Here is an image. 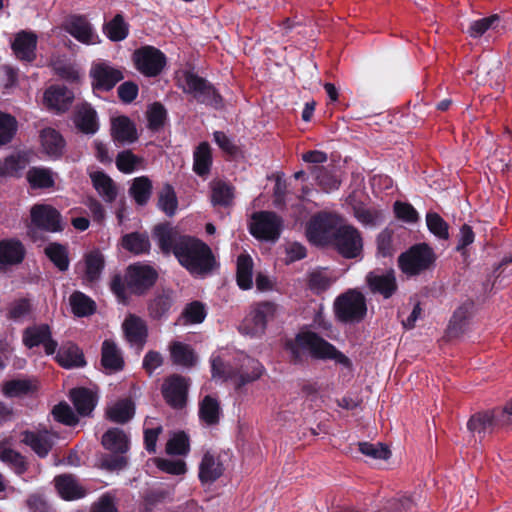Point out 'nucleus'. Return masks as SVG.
<instances>
[{
	"label": "nucleus",
	"instance_id": "obj_19",
	"mask_svg": "<svg viewBox=\"0 0 512 512\" xmlns=\"http://www.w3.org/2000/svg\"><path fill=\"white\" fill-rule=\"evenodd\" d=\"M37 42L34 32L21 30L16 33L11 49L18 60L31 63L36 59Z\"/></svg>",
	"mask_w": 512,
	"mask_h": 512
},
{
	"label": "nucleus",
	"instance_id": "obj_18",
	"mask_svg": "<svg viewBox=\"0 0 512 512\" xmlns=\"http://www.w3.org/2000/svg\"><path fill=\"white\" fill-rule=\"evenodd\" d=\"M370 291L389 299L398 289L395 273L392 269L385 272L371 271L366 276Z\"/></svg>",
	"mask_w": 512,
	"mask_h": 512
},
{
	"label": "nucleus",
	"instance_id": "obj_37",
	"mask_svg": "<svg viewBox=\"0 0 512 512\" xmlns=\"http://www.w3.org/2000/svg\"><path fill=\"white\" fill-rule=\"evenodd\" d=\"M103 447L110 452L125 454L129 450V440L120 428H110L102 436Z\"/></svg>",
	"mask_w": 512,
	"mask_h": 512
},
{
	"label": "nucleus",
	"instance_id": "obj_47",
	"mask_svg": "<svg viewBox=\"0 0 512 512\" xmlns=\"http://www.w3.org/2000/svg\"><path fill=\"white\" fill-rule=\"evenodd\" d=\"M37 391V386L29 379H11L3 384V393L9 398L23 397Z\"/></svg>",
	"mask_w": 512,
	"mask_h": 512
},
{
	"label": "nucleus",
	"instance_id": "obj_24",
	"mask_svg": "<svg viewBox=\"0 0 512 512\" xmlns=\"http://www.w3.org/2000/svg\"><path fill=\"white\" fill-rule=\"evenodd\" d=\"M25 255V246L19 239L0 240V268L22 263Z\"/></svg>",
	"mask_w": 512,
	"mask_h": 512
},
{
	"label": "nucleus",
	"instance_id": "obj_34",
	"mask_svg": "<svg viewBox=\"0 0 512 512\" xmlns=\"http://www.w3.org/2000/svg\"><path fill=\"white\" fill-rule=\"evenodd\" d=\"M66 31L79 42L93 43V29L83 15H74L66 23Z\"/></svg>",
	"mask_w": 512,
	"mask_h": 512
},
{
	"label": "nucleus",
	"instance_id": "obj_31",
	"mask_svg": "<svg viewBox=\"0 0 512 512\" xmlns=\"http://www.w3.org/2000/svg\"><path fill=\"white\" fill-rule=\"evenodd\" d=\"M56 361L65 369L79 368L86 365L82 350L73 343H67L59 348Z\"/></svg>",
	"mask_w": 512,
	"mask_h": 512
},
{
	"label": "nucleus",
	"instance_id": "obj_61",
	"mask_svg": "<svg viewBox=\"0 0 512 512\" xmlns=\"http://www.w3.org/2000/svg\"><path fill=\"white\" fill-rule=\"evenodd\" d=\"M415 506L410 496L401 495L388 499L378 512H412Z\"/></svg>",
	"mask_w": 512,
	"mask_h": 512
},
{
	"label": "nucleus",
	"instance_id": "obj_42",
	"mask_svg": "<svg viewBox=\"0 0 512 512\" xmlns=\"http://www.w3.org/2000/svg\"><path fill=\"white\" fill-rule=\"evenodd\" d=\"M44 254L60 272H66L69 269L70 259L66 245L51 242L44 248Z\"/></svg>",
	"mask_w": 512,
	"mask_h": 512
},
{
	"label": "nucleus",
	"instance_id": "obj_64",
	"mask_svg": "<svg viewBox=\"0 0 512 512\" xmlns=\"http://www.w3.org/2000/svg\"><path fill=\"white\" fill-rule=\"evenodd\" d=\"M168 454L186 455L189 451V438L185 432L175 434L166 445Z\"/></svg>",
	"mask_w": 512,
	"mask_h": 512
},
{
	"label": "nucleus",
	"instance_id": "obj_55",
	"mask_svg": "<svg viewBox=\"0 0 512 512\" xmlns=\"http://www.w3.org/2000/svg\"><path fill=\"white\" fill-rule=\"evenodd\" d=\"M144 159L135 155L131 150L119 152L115 159L117 169L124 174H131L139 168Z\"/></svg>",
	"mask_w": 512,
	"mask_h": 512
},
{
	"label": "nucleus",
	"instance_id": "obj_29",
	"mask_svg": "<svg viewBox=\"0 0 512 512\" xmlns=\"http://www.w3.org/2000/svg\"><path fill=\"white\" fill-rule=\"evenodd\" d=\"M120 244L127 252L139 256L147 255L151 250V242L147 232L134 231L124 234Z\"/></svg>",
	"mask_w": 512,
	"mask_h": 512
},
{
	"label": "nucleus",
	"instance_id": "obj_27",
	"mask_svg": "<svg viewBox=\"0 0 512 512\" xmlns=\"http://www.w3.org/2000/svg\"><path fill=\"white\" fill-rule=\"evenodd\" d=\"M55 487L60 496L67 501L81 499L86 496V489L70 474L59 475L55 478Z\"/></svg>",
	"mask_w": 512,
	"mask_h": 512
},
{
	"label": "nucleus",
	"instance_id": "obj_11",
	"mask_svg": "<svg viewBox=\"0 0 512 512\" xmlns=\"http://www.w3.org/2000/svg\"><path fill=\"white\" fill-rule=\"evenodd\" d=\"M136 70L146 77L160 75L167 63L166 55L158 48L145 45L136 49L132 54Z\"/></svg>",
	"mask_w": 512,
	"mask_h": 512
},
{
	"label": "nucleus",
	"instance_id": "obj_4",
	"mask_svg": "<svg viewBox=\"0 0 512 512\" xmlns=\"http://www.w3.org/2000/svg\"><path fill=\"white\" fill-rule=\"evenodd\" d=\"M333 311L335 318L341 323H360L367 315L366 297L357 289H348L335 298Z\"/></svg>",
	"mask_w": 512,
	"mask_h": 512
},
{
	"label": "nucleus",
	"instance_id": "obj_40",
	"mask_svg": "<svg viewBox=\"0 0 512 512\" xmlns=\"http://www.w3.org/2000/svg\"><path fill=\"white\" fill-rule=\"evenodd\" d=\"M29 160L24 153L11 154L0 159V179L4 177H19L28 165Z\"/></svg>",
	"mask_w": 512,
	"mask_h": 512
},
{
	"label": "nucleus",
	"instance_id": "obj_44",
	"mask_svg": "<svg viewBox=\"0 0 512 512\" xmlns=\"http://www.w3.org/2000/svg\"><path fill=\"white\" fill-rule=\"evenodd\" d=\"M206 316V305L199 300H194L185 305L178 318V322L183 325L201 324L204 322Z\"/></svg>",
	"mask_w": 512,
	"mask_h": 512
},
{
	"label": "nucleus",
	"instance_id": "obj_6",
	"mask_svg": "<svg viewBox=\"0 0 512 512\" xmlns=\"http://www.w3.org/2000/svg\"><path fill=\"white\" fill-rule=\"evenodd\" d=\"M264 366L256 359L247 357L242 365L241 371L235 375L227 367L221 357L211 359V373L213 378H223L225 380L235 378V389L241 390L245 385L252 383L263 375Z\"/></svg>",
	"mask_w": 512,
	"mask_h": 512
},
{
	"label": "nucleus",
	"instance_id": "obj_33",
	"mask_svg": "<svg viewBox=\"0 0 512 512\" xmlns=\"http://www.w3.org/2000/svg\"><path fill=\"white\" fill-rule=\"evenodd\" d=\"M91 182L97 193L107 203L116 200L118 189L113 179L103 171H96L90 174Z\"/></svg>",
	"mask_w": 512,
	"mask_h": 512
},
{
	"label": "nucleus",
	"instance_id": "obj_14",
	"mask_svg": "<svg viewBox=\"0 0 512 512\" xmlns=\"http://www.w3.org/2000/svg\"><path fill=\"white\" fill-rule=\"evenodd\" d=\"M189 378L180 374H172L165 378L161 393L166 404L175 410H181L187 405Z\"/></svg>",
	"mask_w": 512,
	"mask_h": 512
},
{
	"label": "nucleus",
	"instance_id": "obj_16",
	"mask_svg": "<svg viewBox=\"0 0 512 512\" xmlns=\"http://www.w3.org/2000/svg\"><path fill=\"white\" fill-rule=\"evenodd\" d=\"M90 77L93 90L108 92L124 79V74L106 62H99L92 65Z\"/></svg>",
	"mask_w": 512,
	"mask_h": 512
},
{
	"label": "nucleus",
	"instance_id": "obj_53",
	"mask_svg": "<svg viewBox=\"0 0 512 512\" xmlns=\"http://www.w3.org/2000/svg\"><path fill=\"white\" fill-rule=\"evenodd\" d=\"M354 217L364 226H376L383 220V214L376 208H369L362 202L352 206Z\"/></svg>",
	"mask_w": 512,
	"mask_h": 512
},
{
	"label": "nucleus",
	"instance_id": "obj_17",
	"mask_svg": "<svg viewBox=\"0 0 512 512\" xmlns=\"http://www.w3.org/2000/svg\"><path fill=\"white\" fill-rule=\"evenodd\" d=\"M176 305V294L170 288L157 290L147 303L148 316L153 321H165Z\"/></svg>",
	"mask_w": 512,
	"mask_h": 512
},
{
	"label": "nucleus",
	"instance_id": "obj_8",
	"mask_svg": "<svg viewBox=\"0 0 512 512\" xmlns=\"http://www.w3.org/2000/svg\"><path fill=\"white\" fill-rule=\"evenodd\" d=\"M30 221L28 234L32 238L36 237V230L57 233L64 229L60 212L49 204L33 205L30 210Z\"/></svg>",
	"mask_w": 512,
	"mask_h": 512
},
{
	"label": "nucleus",
	"instance_id": "obj_30",
	"mask_svg": "<svg viewBox=\"0 0 512 512\" xmlns=\"http://www.w3.org/2000/svg\"><path fill=\"white\" fill-rule=\"evenodd\" d=\"M111 136L119 143H133L138 139L136 126L127 116L112 119Z\"/></svg>",
	"mask_w": 512,
	"mask_h": 512
},
{
	"label": "nucleus",
	"instance_id": "obj_28",
	"mask_svg": "<svg viewBox=\"0 0 512 512\" xmlns=\"http://www.w3.org/2000/svg\"><path fill=\"white\" fill-rule=\"evenodd\" d=\"M40 141L44 152L51 158L59 159L66 146L65 139L54 128H45L40 133Z\"/></svg>",
	"mask_w": 512,
	"mask_h": 512
},
{
	"label": "nucleus",
	"instance_id": "obj_1",
	"mask_svg": "<svg viewBox=\"0 0 512 512\" xmlns=\"http://www.w3.org/2000/svg\"><path fill=\"white\" fill-rule=\"evenodd\" d=\"M284 347L289 353V362L293 365H302L306 362V350L314 359L334 360L345 367L352 365L351 360L345 354L313 331L296 334L293 340L289 339L285 342Z\"/></svg>",
	"mask_w": 512,
	"mask_h": 512
},
{
	"label": "nucleus",
	"instance_id": "obj_48",
	"mask_svg": "<svg viewBox=\"0 0 512 512\" xmlns=\"http://www.w3.org/2000/svg\"><path fill=\"white\" fill-rule=\"evenodd\" d=\"M211 202L213 206L227 207L231 205L234 193L233 187L222 180L211 182Z\"/></svg>",
	"mask_w": 512,
	"mask_h": 512
},
{
	"label": "nucleus",
	"instance_id": "obj_2",
	"mask_svg": "<svg viewBox=\"0 0 512 512\" xmlns=\"http://www.w3.org/2000/svg\"><path fill=\"white\" fill-rule=\"evenodd\" d=\"M174 256L192 275L207 276L219 266L210 246L190 235L179 242Z\"/></svg>",
	"mask_w": 512,
	"mask_h": 512
},
{
	"label": "nucleus",
	"instance_id": "obj_25",
	"mask_svg": "<svg viewBox=\"0 0 512 512\" xmlns=\"http://www.w3.org/2000/svg\"><path fill=\"white\" fill-rule=\"evenodd\" d=\"M153 233L157 239L160 250L164 254H174V251H177L179 242L182 241L184 237L189 236L179 234L178 231L168 223L156 225Z\"/></svg>",
	"mask_w": 512,
	"mask_h": 512
},
{
	"label": "nucleus",
	"instance_id": "obj_49",
	"mask_svg": "<svg viewBox=\"0 0 512 512\" xmlns=\"http://www.w3.org/2000/svg\"><path fill=\"white\" fill-rule=\"evenodd\" d=\"M158 208L168 217H173L178 208V199L174 187L165 183L158 193Z\"/></svg>",
	"mask_w": 512,
	"mask_h": 512
},
{
	"label": "nucleus",
	"instance_id": "obj_23",
	"mask_svg": "<svg viewBox=\"0 0 512 512\" xmlns=\"http://www.w3.org/2000/svg\"><path fill=\"white\" fill-rule=\"evenodd\" d=\"M22 442L29 446L40 458H45L52 450L54 440L52 434L47 430L22 432Z\"/></svg>",
	"mask_w": 512,
	"mask_h": 512
},
{
	"label": "nucleus",
	"instance_id": "obj_10",
	"mask_svg": "<svg viewBox=\"0 0 512 512\" xmlns=\"http://www.w3.org/2000/svg\"><path fill=\"white\" fill-rule=\"evenodd\" d=\"M339 226L335 215L322 212L314 215L308 222L306 234L311 243L329 247Z\"/></svg>",
	"mask_w": 512,
	"mask_h": 512
},
{
	"label": "nucleus",
	"instance_id": "obj_39",
	"mask_svg": "<svg viewBox=\"0 0 512 512\" xmlns=\"http://www.w3.org/2000/svg\"><path fill=\"white\" fill-rule=\"evenodd\" d=\"M26 179L32 189H50L55 185L54 173L46 167H31L27 171Z\"/></svg>",
	"mask_w": 512,
	"mask_h": 512
},
{
	"label": "nucleus",
	"instance_id": "obj_45",
	"mask_svg": "<svg viewBox=\"0 0 512 512\" xmlns=\"http://www.w3.org/2000/svg\"><path fill=\"white\" fill-rule=\"evenodd\" d=\"M199 418L207 425L219 423L221 408L219 401L211 395H206L199 403Z\"/></svg>",
	"mask_w": 512,
	"mask_h": 512
},
{
	"label": "nucleus",
	"instance_id": "obj_35",
	"mask_svg": "<svg viewBox=\"0 0 512 512\" xmlns=\"http://www.w3.org/2000/svg\"><path fill=\"white\" fill-rule=\"evenodd\" d=\"M85 272L84 281L93 284L96 283L105 268V258L98 249L92 250L84 256Z\"/></svg>",
	"mask_w": 512,
	"mask_h": 512
},
{
	"label": "nucleus",
	"instance_id": "obj_15",
	"mask_svg": "<svg viewBox=\"0 0 512 512\" xmlns=\"http://www.w3.org/2000/svg\"><path fill=\"white\" fill-rule=\"evenodd\" d=\"M276 310L277 305L273 302L258 303L244 319L241 328L251 336L262 335L266 330L267 323L274 319Z\"/></svg>",
	"mask_w": 512,
	"mask_h": 512
},
{
	"label": "nucleus",
	"instance_id": "obj_12",
	"mask_svg": "<svg viewBox=\"0 0 512 512\" xmlns=\"http://www.w3.org/2000/svg\"><path fill=\"white\" fill-rule=\"evenodd\" d=\"M283 221L271 211L256 212L249 225L250 234L258 240L276 241L280 237Z\"/></svg>",
	"mask_w": 512,
	"mask_h": 512
},
{
	"label": "nucleus",
	"instance_id": "obj_13",
	"mask_svg": "<svg viewBox=\"0 0 512 512\" xmlns=\"http://www.w3.org/2000/svg\"><path fill=\"white\" fill-rule=\"evenodd\" d=\"M158 272L150 265L135 263L126 270V285L130 293L145 295L157 282Z\"/></svg>",
	"mask_w": 512,
	"mask_h": 512
},
{
	"label": "nucleus",
	"instance_id": "obj_32",
	"mask_svg": "<svg viewBox=\"0 0 512 512\" xmlns=\"http://www.w3.org/2000/svg\"><path fill=\"white\" fill-rule=\"evenodd\" d=\"M224 473L223 464L214 455L206 452L199 465L198 478L202 484H211Z\"/></svg>",
	"mask_w": 512,
	"mask_h": 512
},
{
	"label": "nucleus",
	"instance_id": "obj_5",
	"mask_svg": "<svg viewBox=\"0 0 512 512\" xmlns=\"http://www.w3.org/2000/svg\"><path fill=\"white\" fill-rule=\"evenodd\" d=\"M437 256L427 243L412 245L398 257V266L407 276H418L435 267Z\"/></svg>",
	"mask_w": 512,
	"mask_h": 512
},
{
	"label": "nucleus",
	"instance_id": "obj_36",
	"mask_svg": "<svg viewBox=\"0 0 512 512\" xmlns=\"http://www.w3.org/2000/svg\"><path fill=\"white\" fill-rule=\"evenodd\" d=\"M70 400L81 416L89 415L97 403L95 394L85 387L73 388L70 391Z\"/></svg>",
	"mask_w": 512,
	"mask_h": 512
},
{
	"label": "nucleus",
	"instance_id": "obj_38",
	"mask_svg": "<svg viewBox=\"0 0 512 512\" xmlns=\"http://www.w3.org/2000/svg\"><path fill=\"white\" fill-rule=\"evenodd\" d=\"M212 151L208 142H201L193 153V171L200 177H206L212 166Z\"/></svg>",
	"mask_w": 512,
	"mask_h": 512
},
{
	"label": "nucleus",
	"instance_id": "obj_63",
	"mask_svg": "<svg viewBox=\"0 0 512 512\" xmlns=\"http://www.w3.org/2000/svg\"><path fill=\"white\" fill-rule=\"evenodd\" d=\"M0 459L14 467L18 474H22L27 470L25 457L11 448L3 449L0 453Z\"/></svg>",
	"mask_w": 512,
	"mask_h": 512
},
{
	"label": "nucleus",
	"instance_id": "obj_62",
	"mask_svg": "<svg viewBox=\"0 0 512 512\" xmlns=\"http://www.w3.org/2000/svg\"><path fill=\"white\" fill-rule=\"evenodd\" d=\"M358 448L362 454L372 459L387 460L391 455L390 450L381 443L359 442Z\"/></svg>",
	"mask_w": 512,
	"mask_h": 512
},
{
	"label": "nucleus",
	"instance_id": "obj_50",
	"mask_svg": "<svg viewBox=\"0 0 512 512\" xmlns=\"http://www.w3.org/2000/svg\"><path fill=\"white\" fill-rule=\"evenodd\" d=\"M135 414V405L130 399H123L115 403L108 411V418L115 423L124 424L130 421Z\"/></svg>",
	"mask_w": 512,
	"mask_h": 512
},
{
	"label": "nucleus",
	"instance_id": "obj_43",
	"mask_svg": "<svg viewBox=\"0 0 512 512\" xmlns=\"http://www.w3.org/2000/svg\"><path fill=\"white\" fill-rule=\"evenodd\" d=\"M153 184L147 176H139L133 179L129 187V195L139 206H145L152 195Z\"/></svg>",
	"mask_w": 512,
	"mask_h": 512
},
{
	"label": "nucleus",
	"instance_id": "obj_26",
	"mask_svg": "<svg viewBox=\"0 0 512 512\" xmlns=\"http://www.w3.org/2000/svg\"><path fill=\"white\" fill-rule=\"evenodd\" d=\"M123 331L127 340L135 345L143 346L148 337L146 322L135 314H129L123 322Z\"/></svg>",
	"mask_w": 512,
	"mask_h": 512
},
{
	"label": "nucleus",
	"instance_id": "obj_7",
	"mask_svg": "<svg viewBox=\"0 0 512 512\" xmlns=\"http://www.w3.org/2000/svg\"><path fill=\"white\" fill-rule=\"evenodd\" d=\"M329 247L344 259H359L363 256L364 241L356 227L343 224L338 227Z\"/></svg>",
	"mask_w": 512,
	"mask_h": 512
},
{
	"label": "nucleus",
	"instance_id": "obj_41",
	"mask_svg": "<svg viewBox=\"0 0 512 512\" xmlns=\"http://www.w3.org/2000/svg\"><path fill=\"white\" fill-rule=\"evenodd\" d=\"M170 356L173 364L183 367H193L197 362L194 349L185 343L175 341L170 345Z\"/></svg>",
	"mask_w": 512,
	"mask_h": 512
},
{
	"label": "nucleus",
	"instance_id": "obj_22",
	"mask_svg": "<svg viewBox=\"0 0 512 512\" xmlns=\"http://www.w3.org/2000/svg\"><path fill=\"white\" fill-rule=\"evenodd\" d=\"M100 363L102 367L110 373L119 372L124 369L125 361L123 353L115 341L105 339L102 342Z\"/></svg>",
	"mask_w": 512,
	"mask_h": 512
},
{
	"label": "nucleus",
	"instance_id": "obj_46",
	"mask_svg": "<svg viewBox=\"0 0 512 512\" xmlns=\"http://www.w3.org/2000/svg\"><path fill=\"white\" fill-rule=\"evenodd\" d=\"M253 260L248 254H240L237 258L236 281L242 290L252 288Z\"/></svg>",
	"mask_w": 512,
	"mask_h": 512
},
{
	"label": "nucleus",
	"instance_id": "obj_9",
	"mask_svg": "<svg viewBox=\"0 0 512 512\" xmlns=\"http://www.w3.org/2000/svg\"><path fill=\"white\" fill-rule=\"evenodd\" d=\"M184 79L185 86L183 91L191 94L198 103L215 109L222 107V96L208 80L193 72H186Z\"/></svg>",
	"mask_w": 512,
	"mask_h": 512
},
{
	"label": "nucleus",
	"instance_id": "obj_52",
	"mask_svg": "<svg viewBox=\"0 0 512 512\" xmlns=\"http://www.w3.org/2000/svg\"><path fill=\"white\" fill-rule=\"evenodd\" d=\"M103 32L109 40L120 42L127 38L129 34V25L125 22L122 14H116L103 27Z\"/></svg>",
	"mask_w": 512,
	"mask_h": 512
},
{
	"label": "nucleus",
	"instance_id": "obj_21",
	"mask_svg": "<svg viewBox=\"0 0 512 512\" xmlns=\"http://www.w3.org/2000/svg\"><path fill=\"white\" fill-rule=\"evenodd\" d=\"M73 122L76 128L86 135H94L99 130L97 111L87 102L76 106Z\"/></svg>",
	"mask_w": 512,
	"mask_h": 512
},
{
	"label": "nucleus",
	"instance_id": "obj_51",
	"mask_svg": "<svg viewBox=\"0 0 512 512\" xmlns=\"http://www.w3.org/2000/svg\"><path fill=\"white\" fill-rule=\"evenodd\" d=\"M72 312L77 317H86L95 313L96 303L89 296L80 291H75L70 296Z\"/></svg>",
	"mask_w": 512,
	"mask_h": 512
},
{
	"label": "nucleus",
	"instance_id": "obj_3",
	"mask_svg": "<svg viewBox=\"0 0 512 512\" xmlns=\"http://www.w3.org/2000/svg\"><path fill=\"white\" fill-rule=\"evenodd\" d=\"M512 425V399L507 401L503 407H495L473 414L468 422L467 428L477 434L480 440L491 435L495 430Z\"/></svg>",
	"mask_w": 512,
	"mask_h": 512
},
{
	"label": "nucleus",
	"instance_id": "obj_60",
	"mask_svg": "<svg viewBox=\"0 0 512 512\" xmlns=\"http://www.w3.org/2000/svg\"><path fill=\"white\" fill-rule=\"evenodd\" d=\"M17 121L10 114L0 111V146L12 141L17 132Z\"/></svg>",
	"mask_w": 512,
	"mask_h": 512
},
{
	"label": "nucleus",
	"instance_id": "obj_56",
	"mask_svg": "<svg viewBox=\"0 0 512 512\" xmlns=\"http://www.w3.org/2000/svg\"><path fill=\"white\" fill-rule=\"evenodd\" d=\"M317 184L325 192L337 190L340 187V180L327 168L323 166H316L311 169Z\"/></svg>",
	"mask_w": 512,
	"mask_h": 512
},
{
	"label": "nucleus",
	"instance_id": "obj_54",
	"mask_svg": "<svg viewBox=\"0 0 512 512\" xmlns=\"http://www.w3.org/2000/svg\"><path fill=\"white\" fill-rule=\"evenodd\" d=\"M50 327L47 324L27 327L23 331V344L31 349L42 345L50 337Z\"/></svg>",
	"mask_w": 512,
	"mask_h": 512
},
{
	"label": "nucleus",
	"instance_id": "obj_58",
	"mask_svg": "<svg viewBox=\"0 0 512 512\" xmlns=\"http://www.w3.org/2000/svg\"><path fill=\"white\" fill-rule=\"evenodd\" d=\"M167 110L160 102H154L147 111L148 128L151 131H159L165 125Z\"/></svg>",
	"mask_w": 512,
	"mask_h": 512
},
{
	"label": "nucleus",
	"instance_id": "obj_57",
	"mask_svg": "<svg viewBox=\"0 0 512 512\" xmlns=\"http://www.w3.org/2000/svg\"><path fill=\"white\" fill-rule=\"evenodd\" d=\"M499 22L500 17L498 14L472 21L468 27L467 33L472 38H479L489 29H495Z\"/></svg>",
	"mask_w": 512,
	"mask_h": 512
},
{
	"label": "nucleus",
	"instance_id": "obj_59",
	"mask_svg": "<svg viewBox=\"0 0 512 512\" xmlns=\"http://www.w3.org/2000/svg\"><path fill=\"white\" fill-rule=\"evenodd\" d=\"M426 224L428 230L437 238L447 240L449 238L448 223L436 212L426 214Z\"/></svg>",
	"mask_w": 512,
	"mask_h": 512
},
{
	"label": "nucleus",
	"instance_id": "obj_20",
	"mask_svg": "<svg viewBox=\"0 0 512 512\" xmlns=\"http://www.w3.org/2000/svg\"><path fill=\"white\" fill-rule=\"evenodd\" d=\"M74 92L64 85H52L44 93L47 107L57 113L67 112L74 101Z\"/></svg>",
	"mask_w": 512,
	"mask_h": 512
}]
</instances>
